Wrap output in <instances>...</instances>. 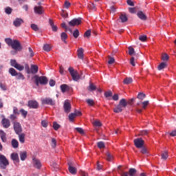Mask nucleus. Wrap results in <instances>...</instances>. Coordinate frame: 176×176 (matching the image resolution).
Returning a JSON list of instances; mask_svg holds the SVG:
<instances>
[{
    "label": "nucleus",
    "instance_id": "nucleus-1",
    "mask_svg": "<svg viewBox=\"0 0 176 176\" xmlns=\"http://www.w3.org/2000/svg\"><path fill=\"white\" fill-rule=\"evenodd\" d=\"M5 42L8 46H11L12 49L15 50V52H21L23 50V46L19 40L13 41L10 38H5Z\"/></svg>",
    "mask_w": 176,
    "mask_h": 176
},
{
    "label": "nucleus",
    "instance_id": "nucleus-2",
    "mask_svg": "<svg viewBox=\"0 0 176 176\" xmlns=\"http://www.w3.org/2000/svg\"><path fill=\"white\" fill-rule=\"evenodd\" d=\"M127 107V100L126 99L122 98L120 100L119 104L113 109V112L115 113H120L124 111L126 107Z\"/></svg>",
    "mask_w": 176,
    "mask_h": 176
},
{
    "label": "nucleus",
    "instance_id": "nucleus-3",
    "mask_svg": "<svg viewBox=\"0 0 176 176\" xmlns=\"http://www.w3.org/2000/svg\"><path fill=\"white\" fill-rule=\"evenodd\" d=\"M33 79L34 80V83L36 84V86H39V85H47L49 80L47 79V77L44 76H38V75H34L33 76Z\"/></svg>",
    "mask_w": 176,
    "mask_h": 176
},
{
    "label": "nucleus",
    "instance_id": "nucleus-4",
    "mask_svg": "<svg viewBox=\"0 0 176 176\" xmlns=\"http://www.w3.org/2000/svg\"><path fill=\"white\" fill-rule=\"evenodd\" d=\"M9 166V160L3 155H0V168L1 170H6V168Z\"/></svg>",
    "mask_w": 176,
    "mask_h": 176
},
{
    "label": "nucleus",
    "instance_id": "nucleus-5",
    "mask_svg": "<svg viewBox=\"0 0 176 176\" xmlns=\"http://www.w3.org/2000/svg\"><path fill=\"white\" fill-rule=\"evenodd\" d=\"M68 71L74 82H78L80 79V76L79 75V73H78V71L74 70V67H69Z\"/></svg>",
    "mask_w": 176,
    "mask_h": 176
},
{
    "label": "nucleus",
    "instance_id": "nucleus-6",
    "mask_svg": "<svg viewBox=\"0 0 176 176\" xmlns=\"http://www.w3.org/2000/svg\"><path fill=\"white\" fill-rule=\"evenodd\" d=\"M42 104L45 105H51L52 107L56 105V100L51 98H45L42 99Z\"/></svg>",
    "mask_w": 176,
    "mask_h": 176
},
{
    "label": "nucleus",
    "instance_id": "nucleus-7",
    "mask_svg": "<svg viewBox=\"0 0 176 176\" xmlns=\"http://www.w3.org/2000/svg\"><path fill=\"white\" fill-rule=\"evenodd\" d=\"M81 23H82L81 18L74 19L72 21L68 22L69 27H75V25H80Z\"/></svg>",
    "mask_w": 176,
    "mask_h": 176
},
{
    "label": "nucleus",
    "instance_id": "nucleus-8",
    "mask_svg": "<svg viewBox=\"0 0 176 176\" xmlns=\"http://www.w3.org/2000/svg\"><path fill=\"white\" fill-rule=\"evenodd\" d=\"M28 107L30 108V109H38V108H39V103H38L36 100H30L28 102Z\"/></svg>",
    "mask_w": 176,
    "mask_h": 176
},
{
    "label": "nucleus",
    "instance_id": "nucleus-9",
    "mask_svg": "<svg viewBox=\"0 0 176 176\" xmlns=\"http://www.w3.org/2000/svg\"><path fill=\"white\" fill-rule=\"evenodd\" d=\"M13 127H14V130L16 133V134H20V133H21V131H23V128L21 127V124H20V122H14L13 123Z\"/></svg>",
    "mask_w": 176,
    "mask_h": 176
},
{
    "label": "nucleus",
    "instance_id": "nucleus-10",
    "mask_svg": "<svg viewBox=\"0 0 176 176\" xmlns=\"http://www.w3.org/2000/svg\"><path fill=\"white\" fill-rule=\"evenodd\" d=\"M133 142H134L135 146H136V148H142V146H144V140H142V138H141L135 139L133 140Z\"/></svg>",
    "mask_w": 176,
    "mask_h": 176
},
{
    "label": "nucleus",
    "instance_id": "nucleus-11",
    "mask_svg": "<svg viewBox=\"0 0 176 176\" xmlns=\"http://www.w3.org/2000/svg\"><path fill=\"white\" fill-rule=\"evenodd\" d=\"M68 166H69L68 170L69 171V173L72 174L73 175H75L78 170L76 169V168L74 167V163L72 162H69Z\"/></svg>",
    "mask_w": 176,
    "mask_h": 176
},
{
    "label": "nucleus",
    "instance_id": "nucleus-12",
    "mask_svg": "<svg viewBox=\"0 0 176 176\" xmlns=\"http://www.w3.org/2000/svg\"><path fill=\"white\" fill-rule=\"evenodd\" d=\"M64 111L66 113H69L71 112V103L68 100H65L63 104Z\"/></svg>",
    "mask_w": 176,
    "mask_h": 176
},
{
    "label": "nucleus",
    "instance_id": "nucleus-13",
    "mask_svg": "<svg viewBox=\"0 0 176 176\" xmlns=\"http://www.w3.org/2000/svg\"><path fill=\"white\" fill-rule=\"evenodd\" d=\"M1 124L4 129H9L10 127V120L8 118H3Z\"/></svg>",
    "mask_w": 176,
    "mask_h": 176
},
{
    "label": "nucleus",
    "instance_id": "nucleus-14",
    "mask_svg": "<svg viewBox=\"0 0 176 176\" xmlns=\"http://www.w3.org/2000/svg\"><path fill=\"white\" fill-rule=\"evenodd\" d=\"M24 23V21L21 18H16L15 20L13 21V25L14 27H20L21 24Z\"/></svg>",
    "mask_w": 176,
    "mask_h": 176
},
{
    "label": "nucleus",
    "instance_id": "nucleus-15",
    "mask_svg": "<svg viewBox=\"0 0 176 176\" xmlns=\"http://www.w3.org/2000/svg\"><path fill=\"white\" fill-rule=\"evenodd\" d=\"M38 71H39V67L36 65H31L30 66V74H38Z\"/></svg>",
    "mask_w": 176,
    "mask_h": 176
},
{
    "label": "nucleus",
    "instance_id": "nucleus-16",
    "mask_svg": "<svg viewBox=\"0 0 176 176\" xmlns=\"http://www.w3.org/2000/svg\"><path fill=\"white\" fill-rule=\"evenodd\" d=\"M33 164L36 168L39 169L41 167H42V163L41 162V160L36 158H33Z\"/></svg>",
    "mask_w": 176,
    "mask_h": 176
},
{
    "label": "nucleus",
    "instance_id": "nucleus-17",
    "mask_svg": "<svg viewBox=\"0 0 176 176\" xmlns=\"http://www.w3.org/2000/svg\"><path fill=\"white\" fill-rule=\"evenodd\" d=\"M34 13L36 14H43V8L42 6H35Z\"/></svg>",
    "mask_w": 176,
    "mask_h": 176
},
{
    "label": "nucleus",
    "instance_id": "nucleus-18",
    "mask_svg": "<svg viewBox=\"0 0 176 176\" xmlns=\"http://www.w3.org/2000/svg\"><path fill=\"white\" fill-rule=\"evenodd\" d=\"M137 16L139 19H140V20H146L147 17H146V15L144 13V12L142 11H139L138 13H137Z\"/></svg>",
    "mask_w": 176,
    "mask_h": 176
},
{
    "label": "nucleus",
    "instance_id": "nucleus-19",
    "mask_svg": "<svg viewBox=\"0 0 176 176\" xmlns=\"http://www.w3.org/2000/svg\"><path fill=\"white\" fill-rule=\"evenodd\" d=\"M49 24L51 26L52 31H54V32H57L58 28H57V25H54L53 20L49 19Z\"/></svg>",
    "mask_w": 176,
    "mask_h": 176
},
{
    "label": "nucleus",
    "instance_id": "nucleus-20",
    "mask_svg": "<svg viewBox=\"0 0 176 176\" xmlns=\"http://www.w3.org/2000/svg\"><path fill=\"white\" fill-rule=\"evenodd\" d=\"M10 156L13 162H17V163L20 162V160L19 159V154L17 153H12Z\"/></svg>",
    "mask_w": 176,
    "mask_h": 176
},
{
    "label": "nucleus",
    "instance_id": "nucleus-21",
    "mask_svg": "<svg viewBox=\"0 0 176 176\" xmlns=\"http://www.w3.org/2000/svg\"><path fill=\"white\" fill-rule=\"evenodd\" d=\"M18 135H19V140L21 144H24L25 142V133H22Z\"/></svg>",
    "mask_w": 176,
    "mask_h": 176
},
{
    "label": "nucleus",
    "instance_id": "nucleus-22",
    "mask_svg": "<svg viewBox=\"0 0 176 176\" xmlns=\"http://www.w3.org/2000/svg\"><path fill=\"white\" fill-rule=\"evenodd\" d=\"M0 137L3 142H6V133L3 130H0Z\"/></svg>",
    "mask_w": 176,
    "mask_h": 176
},
{
    "label": "nucleus",
    "instance_id": "nucleus-23",
    "mask_svg": "<svg viewBox=\"0 0 176 176\" xmlns=\"http://www.w3.org/2000/svg\"><path fill=\"white\" fill-rule=\"evenodd\" d=\"M60 39L62 42H64V43H67V39H68V34L65 32H62L60 34Z\"/></svg>",
    "mask_w": 176,
    "mask_h": 176
},
{
    "label": "nucleus",
    "instance_id": "nucleus-24",
    "mask_svg": "<svg viewBox=\"0 0 176 176\" xmlns=\"http://www.w3.org/2000/svg\"><path fill=\"white\" fill-rule=\"evenodd\" d=\"M11 145L14 149H17V148H19V141L16 139H12L11 141Z\"/></svg>",
    "mask_w": 176,
    "mask_h": 176
},
{
    "label": "nucleus",
    "instance_id": "nucleus-25",
    "mask_svg": "<svg viewBox=\"0 0 176 176\" xmlns=\"http://www.w3.org/2000/svg\"><path fill=\"white\" fill-rule=\"evenodd\" d=\"M77 56L80 60H83V48H79L77 50Z\"/></svg>",
    "mask_w": 176,
    "mask_h": 176
},
{
    "label": "nucleus",
    "instance_id": "nucleus-26",
    "mask_svg": "<svg viewBox=\"0 0 176 176\" xmlns=\"http://www.w3.org/2000/svg\"><path fill=\"white\" fill-rule=\"evenodd\" d=\"M124 85H131V83H133V78L131 77H126L123 80Z\"/></svg>",
    "mask_w": 176,
    "mask_h": 176
},
{
    "label": "nucleus",
    "instance_id": "nucleus-27",
    "mask_svg": "<svg viewBox=\"0 0 176 176\" xmlns=\"http://www.w3.org/2000/svg\"><path fill=\"white\" fill-rule=\"evenodd\" d=\"M60 90L62 93H65V91H68V90H69V87L67 84H63L60 85Z\"/></svg>",
    "mask_w": 176,
    "mask_h": 176
},
{
    "label": "nucleus",
    "instance_id": "nucleus-28",
    "mask_svg": "<svg viewBox=\"0 0 176 176\" xmlns=\"http://www.w3.org/2000/svg\"><path fill=\"white\" fill-rule=\"evenodd\" d=\"M120 20H121V23H126V21H128L129 20V18H127V16H126V14H122L120 16Z\"/></svg>",
    "mask_w": 176,
    "mask_h": 176
},
{
    "label": "nucleus",
    "instance_id": "nucleus-29",
    "mask_svg": "<svg viewBox=\"0 0 176 176\" xmlns=\"http://www.w3.org/2000/svg\"><path fill=\"white\" fill-rule=\"evenodd\" d=\"M19 113H21V116L25 119V118H27V115H28V111H25L24 109H21L19 110Z\"/></svg>",
    "mask_w": 176,
    "mask_h": 176
},
{
    "label": "nucleus",
    "instance_id": "nucleus-30",
    "mask_svg": "<svg viewBox=\"0 0 176 176\" xmlns=\"http://www.w3.org/2000/svg\"><path fill=\"white\" fill-rule=\"evenodd\" d=\"M8 72L10 74L11 76H16L18 74L17 71L14 68H10Z\"/></svg>",
    "mask_w": 176,
    "mask_h": 176
},
{
    "label": "nucleus",
    "instance_id": "nucleus-31",
    "mask_svg": "<svg viewBox=\"0 0 176 176\" xmlns=\"http://www.w3.org/2000/svg\"><path fill=\"white\" fill-rule=\"evenodd\" d=\"M166 67H167V64L164 62H162L160 64V65H158L157 69L158 71H162V69H164Z\"/></svg>",
    "mask_w": 176,
    "mask_h": 176
},
{
    "label": "nucleus",
    "instance_id": "nucleus-32",
    "mask_svg": "<svg viewBox=\"0 0 176 176\" xmlns=\"http://www.w3.org/2000/svg\"><path fill=\"white\" fill-rule=\"evenodd\" d=\"M20 157L22 162H24L27 159V153L25 151L20 153Z\"/></svg>",
    "mask_w": 176,
    "mask_h": 176
},
{
    "label": "nucleus",
    "instance_id": "nucleus-33",
    "mask_svg": "<svg viewBox=\"0 0 176 176\" xmlns=\"http://www.w3.org/2000/svg\"><path fill=\"white\" fill-rule=\"evenodd\" d=\"M130 176H134L137 174V170L134 168H131L128 173Z\"/></svg>",
    "mask_w": 176,
    "mask_h": 176
},
{
    "label": "nucleus",
    "instance_id": "nucleus-34",
    "mask_svg": "<svg viewBox=\"0 0 176 176\" xmlns=\"http://www.w3.org/2000/svg\"><path fill=\"white\" fill-rule=\"evenodd\" d=\"M96 89H97V87H96V85H94V84L90 82L88 90L89 91H94V90H96Z\"/></svg>",
    "mask_w": 176,
    "mask_h": 176
},
{
    "label": "nucleus",
    "instance_id": "nucleus-35",
    "mask_svg": "<svg viewBox=\"0 0 176 176\" xmlns=\"http://www.w3.org/2000/svg\"><path fill=\"white\" fill-rule=\"evenodd\" d=\"M16 79L18 80H24L25 78H24V75H23V74L21 73H17L16 76Z\"/></svg>",
    "mask_w": 176,
    "mask_h": 176
},
{
    "label": "nucleus",
    "instance_id": "nucleus-36",
    "mask_svg": "<svg viewBox=\"0 0 176 176\" xmlns=\"http://www.w3.org/2000/svg\"><path fill=\"white\" fill-rule=\"evenodd\" d=\"M106 156H107V157H106V159H107V160L108 161V162H112V160H113V157L112 156V155H111V153H106Z\"/></svg>",
    "mask_w": 176,
    "mask_h": 176
},
{
    "label": "nucleus",
    "instance_id": "nucleus-37",
    "mask_svg": "<svg viewBox=\"0 0 176 176\" xmlns=\"http://www.w3.org/2000/svg\"><path fill=\"white\" fill-rule=\"evenodd\" d=\"M161 156L162 159H163L164 160H166V159L168 158V153L167 151H164L162 153Z\"/></svg>",
    "mask_w": 176,
    "mask_h": 176
},
{
    "label": "nucleus",
    "instance_id": "nucleus-38",
    "mask_svg": "<svg viewBox=\"0 0 176 176\" xmlns=\"http://www.w3.org/2000/svg\"><path fill=\"white\" fill-rule=\"evenodd\" d=\"M137 97L138 100H144L145 97H146V95H145L144 93H139Z\"/></svg>",
    "mask_w": 176,
    "mask_h": 176
},
{
    "label": "nucleus",
    "instance_id": "nucleus-39",
    "mask_svg": "<svg viewBox=\"0 0 176 176\" xmlns=\"http://www.w3.org/2000/svg\"><path fill=\"white\" fill-rule=\"evenodd\" d=\"M12 12H13V9H12V8L6 7L5 8V12L6 13V14H12Z\"/></svg>",
    "mask_w": 176,
    "mask_h": 176
},
{
    "label": "nucleus",
    "instance_id": "nucleus-40",
    "mask_svg": "<svg viewBox=\"0 0 176 176\" xmlns=\"http://www.w3.org/2000/svg\"><path fill=\"white\" fill-rule=\"evenodd\" d=\"M30 27L32 30H33V31H39V28L38 27V25L35 23L31 24Z\"/></svg>",
    "mask_w": 176,
    "mask_h": 176
},
{
    "label": "nucleus",
    "instance_id": "nucleus-41",
    "mask_svg": "<svg viewBox=\"0 0 176 176\" xmlns=\"http://www.w3.org/2000/svg\"><path fill=\"white\" fill-rule=\"evenodd\" d=\"M75 118H76V115H75V113H71L69 115V120L70 122H72Z\"/></svg>",
    "mask_w": 176,
    "mask_h": 176
},
{
    "label": "nucleus",
    "instance_id": "nucleus-42",
    "mask_svg": "<svg viewBox=\"0 0 176 176\" xmlns=\"http://www.w3.org/2000/svg\"><path fill=\"white\" fill-rule=\"evenodd\" d=\"M79 35H80L79 30H78V29L75 30L73 32L74 38H75L76 39L79 36Z\"/></svg>",
    "mask_w": 176,
    "mask_h": 176
},
{
    "label": "nucleus",
    "instance_id": "nucleus-43",
    "mask_svg": "<svg viewBox=\"0 0 176 176\" xmlns=\"http://www.w3.org/2000/svg\"><path fill=\"white\" fill-rule=\"evenodd\" d=\"M140 152L142 153V155H148V148L142 146L141 148Z\"/></svg>",
    "mask_w": 176,
    "mask_h": 176
},
{
    "label": "nucleus",
    "instance_id": "nucleus-44",
    "mask_svg": "<svg viewBox=\"0 0 176 176\" xmlns=\"http://www.w3.org/2000/svg\"><path fill=\"white\" fill-rule=\"evenodd\" d=\"M14 68H16V69H18V71H24V66L19 63L15 66Z\"/></svg>",
    "mask_w": 176,
    "mask_h": 176
},
{
    "label": "nucleus",
    "instance_id": "nucleus-45",
    "mask_svg": "<svg viewBox=\"0 0 176 176\" xmlns=\"http://www.w3.org/2000/svg\"><path fill=\"white\" fill-rule=\"evenodd\" d=\"M98 148L100 149H102V148H105V143L104 142H98Z\"/></svg>",
    "mask_w": 176,
    "mask_h": 176
},
{
    "label": "nucleus",
    "instance_id": "nucleus-46",
    "mask_svg": "<svg viewBox=\"0 0 176 176\" xmlns=\"http://www.w3.org/2000/svg\"><path fill=\"white\" fill-rule=\"evenodd\" d=\"M28 51H29V56L30 57H34V56H35V53L34 52V51L32 50V48H31V47H28Z\"/></svg>",
    "mask_w": 176,
    "mask_h": 176
},
{
    "label": "nucleus",
    "instance_id": "nucleus-47",
    "mask_svg": "<svg viewBox=\"0 0 176 176\" xmlns=\"http://www.w3.org/2000/svg\"><path fill=\"white\" fill-rule=\"evenodd\" d=\"M142 109H146V107L149 105V101L148 100L144 101L143 102H142Z\"/></svg>",
    "mask_w": 176,
    "mask_h": 176
},
{
    "label": "nucleus",
    "instance_id": "nucleus-48",
    "mask_svg": "<svg viewBox=\"0 0 176 176\" xmlns=\"http://www.w3.org/2000/svg\"><path fill=\"white\" fill-rule=\"evenodd\" d=\"M129 56H133V54H134V53H135V51L134 50V48H133L132 47H129Z\"/></svg>",
    "mask_w": 176,
    "mask_h": 176
},
{
    "label": "nucleus",
    "instance_id": "nucleus-49",
    "mask_svg": "<svg viewBox=\"0 0 176 176\" xmlns=\"http://www.w3.org/2000/svg\"><path fill=\"white\" fill-rule=\"evenodd\" d=\"M168 54H164V55L162 56V61H168Z\"/></svg>",
    "mask_w": 176,
    "mask_h": 176
},
{
    "label": "nucleus",
    "instance_id": "nucleus-50",
    "mask_svg": "<svg viewBox=\"0 0 176 176\" xmlns=\"http://www.w3.org/2000/svg\"><path fill=\"white\" fill-rule=\"evenodd\" d=\"M130 64L132 67H135V58L134 56H132L130 59Z\"/></svg>",
    "mask_w": 176,
    "mask_h": 176
},
{
    "label": "nucleus",
    "instance_id": "nucleus-51",
    "mask_svg": "<svg viewBox=\"0 0 176 176\" xmlns=\"http://www.w3.org/2000/svg\"><path fill=\"white\" fill-rule=\"evenodd\" d=\"M52 148H56V145H57V141L56 140V139L54 138H52Z\"/></svg>",
    "mask_w": 176,
    "mask_h": 176
},
{
    "label": "nucleus",
    "instance_id": "nucleus-52",
    "mask_svg": "<svg viewBox=\"0 0 176 176\" xmlns=\"http://www.w3.org/2000/svg\"><path fill=\"white\" fill-rule=\"evenodd\" d=\"M53 127L54 129L56 130V131H57V130H58V129H60L61 126L58 124L57 122H54Z\"/></svg>",
    "mask_w": 176,
    "mask_h": 176
},
{
    "label": "nucleus",
    "instance_id": "nucleus-53",
    "mask_svg": "<svg viewBox=\"0 0 176 176\" xmlns=\"http://www.w3.org/2000/svg\"><path fill=\"white\" fill-rule=\"evenodd\" d=\"M50 45H49V44H45L43 46V50H45V52H50Z\"/></svg>",
    "mask_w": 176,
    "mask_h": 176
},
{
    "label": "nucleus",
    "instance_id": "nucleus-54",
    "mask_svg": "<svg viewBox=\"0 0 176 176\" xmlns=\"http://www.w3.org/2000/svg\"><path fill=\"white\" fill-rule=\"evenodd\" d=\"M87 104H89L91 107H93L94 105V100L93 99H87L86 100Z\"/></svg>",
    "mask_w": 176,
    "mask_h": 176
},
{
    "label": "nucleus",
    "instance_id": "nucleus-55",
    "mask_svg": "<svg viewBox=\"0 0 176 176\" xmlns=\"http://www.w3.org/2000/svg\"><path fill=\"white\" fill-rule=\"evenodd\" d=\"M91 35V30H87L84 34V36H86L87 38H90Z\"/></svg>",
    "mask_w": 176,
    "mask_h": 176
},
{
    "label": "nucleus",
    "instance_id": "nucleus-56",
    "mask_svg": "<svg viewBox=\"0 0 176 176\" xmlns=\"http://www.w3.org/2000/svg\"><path fill=\"white\" fill-rule=\"evenodd\" d=\"M76 130L80 134H85V130L80 127L76 128Z\"/></svg>",
    "mask_w": 176,
    "mask_h": 176
},
{
    "label": "nucleus",
    "instance_id": "nucleus-57",
    "mask_svg": "<svg viewBox=\"0 0 176 176\" xmlns=\"http://www.w3.org/2000/svg\"><path fill=\"white\" fill-rule=\"evenodd\" d=\"M104 96L106 98H108V97H112V91H108L104 93Z\"/></svg>",
    "mask_w": 176,
    "mask_h": 176
},
{
    "label": "nucleus",
    "instance_id": "nucleus-58",
    "mask_svg": "<svg viewBox=\"0 0 176 176\" xmlns=\"http://www.w3.org/2000/svg\"><path fill=\"white\" fill-rule=\"evenodd\" d=\"M19 63H17V62L16 61V60H10V65L12 67H14V68L18 65Z\"/></svg>",
    "mask_w": 176,
    "mask_h": 176
},
{
    "label": "nucleus",
    "instance_id": "nucleus-59",
    "mask_svg": "<svg viewBox=\"0 0 176 176\" xmlns=\"http://www.w3.org/2000/svg\"><path fill=\"white\" fill-rule=\"evenodd\" d=\"M94 126H96V127H101L102 124H101V122L100 121H95L94 122Z\"/></svg>",
    "mask_w": 176,
    "mask_h": 176
},
{
    "label": "nucleus",
    "instance_id": "nucleus-60",
    "mask_svg": "<svg viewBox=\"0 0 176 176\" xmlns=\"http://www.w3.org/2000/svg\"><path fill=\"white\" fill-rule=\"evenodd\" d=\"M149 134V131L148 130H143L140 131V135H148Z\"/></svg>",
    "mask_w": 176,
    "mask_h": 176
},
{
    "label": "nucleus",
    "instance_id": "nucleus-61",
    "mask_svg": "<svg viewBox=\"0 0 176 176\" xmlns=\"http://www.w3.org/2000/svg\"><path fill=\"white\" fill-rule=\"evenodd\" d=\"M139 39L141 41V42H145L146 41V35L140 36Z\"/></svg>",
    "mask_w": 176,
    "mask_h": 176
},
{
    "label": "nucleus",
    "instance_id": "nucleus-62",
    "mask_svg": "<svg viewBox=\"0 0 176 176\" xmlns=\"http://www.w3.org/2000/svg\"><path fill=\"white\" fill-rule=\"evenodd\" d=\"M109 59L108 60V63L109 64H113V63H115V58L111 57V56H109Z\"/></svg>",
    "mask_w": 176,
    "mask_h": 176
},
{
    "label": "nucleus",
    "instance_id": "nucleus-63",
    "mask_svg": "<svg viewBox=\"0 0 176 176\" xmlns=\"http://www.w3.org/2000/svg\"><path fill=\"white\" fill-rule=\"evenodd\" d=\"M129 11L131 13L135 14L136 9H135V8H129Z\"/></svg>",
    "mask_w": 176,
    "mask_h": 176
},
{
    "label": "nucleus",
    "instance_id": "nucleus-64",
    "mask_svg": "<svg viewBox=\"0 0 176 176\" xmlns=\"http://www.w3.org/2000/svg\"><path fill=\"white\" fill-rule=\"evenodd\" d=\"M41 125L43 126V127H47V121L43 120L41 122Z\"/></svg>",
    "mask_w": 176,
    "mask_h": 176
}]
</instances>
